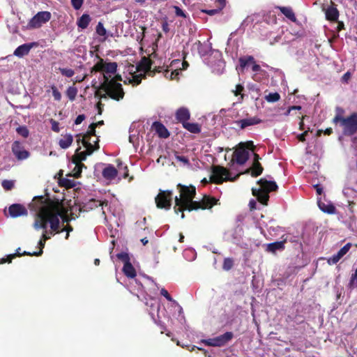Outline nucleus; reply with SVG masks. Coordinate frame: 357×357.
Masks as SVG:
<instances>
[{"label":"nucleus","mask_w":357,"mask_h":357,"mask_svg":"<svg viewBox=\"0 0 357 357\" xmlns=\"http://www.w3.org/2000/svg\"><path fill=\"white\" fill-rule=\"evenodd\" d=\"M317 202L319 208L323 212L328 214H333L335 213V207L331 202L319 199Z\"/></svg>","instance_id":"16"},{"label":"nucleus","mask_w":357,"mask_h":357,"mask_svg":"<svg viewBox=\"0 0 357 357\" xmlns=\"http://www.w3.org/2000/svg\"><path fill=\"white\" fill-rule=\"evenodd\" d=\"M174 9L175 10V14L176 16L181 17H186L185 13L181 10L178 6H174Z\"/></svg>","instance_id":"47"},{"label":"nucleus","mask_w":357,"mask_h":357,"mask_svg":"<svg viewBox=\"0 0 357 357\" xmlns=\"http://www.w3.org/2000/svg\"><path fill=\"white\" fill-rule=\"evenodd\" d=\"M239 175L240 174L232 177L231 173L226 168L221 166H214L212 169V174L210 178L211 181L215 183H222L226 181H233L236 180Z\"/></svg>","instance_id":"7"},{"label":"nucleus","mask_w":357,"mask_h":357,"mask_svg":"<svg viewBox=\"0 0 357 357\" xmlns=\"http://www.w3.org/2000/svg\"><path fill=\"white\" fill-rule=\"evenodd\" d=\"M233 334L231 332H227L220 336L202 340V342L207 346L222 347L231 340Z\"/></svg>","instance_id":"9"},{"label":"nucleus","mask_w":357,"mask_h":357,"mask_svg":"<svg viewBox=\"0 0 357 357\" xmlns=\"http://www.w3.org/2000/svg\"><path fill=\"white\" fill-rule=\"evenodd\" d=\"M284 248V241H278L267 245L266 250L271 252H275L277 250H282Z\"/></svg>","instance_id":"27"},{"label":"nucleus","mask_w":357,"mask_h":357,"mask_svg":"<svg viewBox=\"0 0 357 357\" xmlns=\"http://www.w3.org/2000/svg\"><path fill=\"white\" fill-rule=\"evenodd\" d=\"M307 135V132H303V134L300 135L298 136V139H299L300 141H301V142L305 141V135Z\"/></svg>","instance_id":"61"},{"label":"nucleus","mask_w":357,"mask_h":357,"mask_svg":"<svg viewBox=\"0 0 357 357\" xmlns=\"http://www.w3.org/2000/svg\"><path fill=\"white\" fill-rule=\"evenodd\" d=\"M152 130L162 138H167L169 135L167 129L160 122H154L152 125Z\"/></svg>","instance_id":"17"},{"label":"nucleus","mask_w":357,"mask_h":357,"mask_svg":"<svg viewBox=\"0 0 357 357\" xmlns=\"http://www.w3.org/2000/svg\"><path fill=\"white\" fill-rule=\"evenodd\" d=\"M179 188L180 195L176 196L174 198L175 207L174 211L176 213L178 212H183L185 210L192 211L198 208H211L215 204L216 200L208 196H204L202 202L193 201L195 196V188L186 187L178 185ZM181 218H184V213H182Z\"/></svg>","instance_id":"3"},{"label":"nucleus","mask_w":357,"mask_h":357,"mask_svg":"<svg viewBox=\"0 0 357 357\" xmlns=\"http://www.w3.org/2000/svg\"><path fill=\"white\" fill-rule=\"evenodd\" d=\"M91 20V19L89 15H88V14H83L77 20V25L78 26L79 28L84 29H86L89 26Z\"/></svg>","instance_id":"24"},{"label":"nucleus","mask_w":357,"mask_h":357,"mask_svg":"<svg viewBox=\"0 0 357 357\" xmlns=\"http://www.w3.org/2000/svg\"><path fill=\"white\" fill-rule=\"evenodd\" d=\"M280 98V96L278 93H271L265 97V99L269 102H277Z\"/></svg>","instance_id":"36"},{"label":"nucleus","mask_w":357,"mask_h":357,"mask_svg":"<svg viewBox=\"0 0 357 357\" xmlns=\"http://www.w3.org/2000/svg\"><path fill=\"white\" fill-rule=\"evenodd\" d=\"M254 61L255 59L252 56L241 57L239 59L240 67L238 69L242 70L247 66L254 63Z\"/></svg>","instance_id":"30"},{"label":"nucleus","mask_w":357,"mask_h":357,"mask_svg":"<svg viewBox=\"0 0 357 357\" xmlns=\"http://www.w3.org/2000/svg\"><path fill=\"white\" fill-rule=\"evenodd\" d=\"M123 272L128 278H134L136 276L135 269L130 262L124 264Z\"/></svg>","instance_id":"26"},{"label":"nucleus","mask_w":357,"mask_h":357,"mask_svg":"<svg viewBox=\"0 0 357 357\" xmlns=\"http://www.w3.org/2000/svg\"><path fill=\"white\" fill-rule=\"evenodd\" d=\"M291 110H293V109H298V110H299V109H301V106H292V107H291Z\"/></svg>","instance_id":"63"},{"label":"nucleus","mask_w":357,"mask_h":357,"mask_svg":"<svg viewBox=\"0 0 357 357\" xmlns=\"http://www.w3.org/2000/svg\"><path fill=\"white\" fill-rule=\"evenodd\" d=\"M139 68L143 70L144 72H147L151 70V61L149 59L144 57L139 63Z\"/></svg>","instance_id":"34"},{"label":"nucleus","mask_w":357,"mask_h":357,"mask_svg":"<svg viewBox=\"0 0 357 357\" xmlns=\"http://www.w3.org/2000/svg\"><path fill=\"white\" fill-rule=\"evenodd\" d=\"M29 208L36 213L33 227L36 229H44L42 239L46 241L50 238L46 230L48 222L52 229L50 235L53 234V231L60 233L66 231V238H68L69 233L73 231V227L68 226L66 228L61 229L60 219L63 224L69 221L67 210L63 206L59 204L47 202L43 197H40L34 198L29 204Z\"/></svg>","instance_id":"1"},{"label":"nucleus","mask_w":357,"mask_h":357,"mask_svg":"<svg viewBox=\"0 0 357 357\" xmlns=\"http://www.w3.org/2000/svg\"><path fill=\"white\" fill-rule=\"evenodd\" d=\"M252 65V70L255 73L252 76L253 79L257 82L261 81V77L266 75V72L261 68L259 65L256 64L255 61Z\"/></svg>","instance_id":"20"},{"label":"nucleus","mask_w":357,"mask_h":357,"mask_svg":"<svg viewBox=\"0 0 357 357\" xmlns=\"http://www.w3.org/2000/svg\"><path fill=\"white\" fill-rule=\"evenodd\" d=\"M142 242L144 245H146L148 243V240L146 238L142 239Z\"/></svg>","instance_id":"64"},{"label":"nucleus","mask_w":357,"mask_h":357,"mask_svg":"<svg viewBox=\"0 0 357 357\" xmlns=\"http://www.w3.org/2000/svg\"><path fill=\"white\" fill-rule=\"evenodd\" d=\"M176 64H181L182 66V70H185L188 66V64L185 61H181L179 60H175L172 63V66L176 65ZM181 70V68H180Z\"/></svg>","instance_id":"50"},{"label":"nucleus","mask_w":357,"mask_h":357,"mask_svg":"<svg viewBox=\"0 0 357 357\" xmlns=\"http://www.w3.org/2000/svg\"><path fill=\"white\" fill-rule=\"evenodd\" d=\"M60 73L62 75L67 77H72L75 75V72L73 69L70 68H59Z\"/></svg>","instance_id":"37"},{"label":"nucleus","mask_w":357,"mask_h":357,"mask_svg":"<svg viewBox=\"0 0 357 357\" xmlns=\"http://www.w3.org/2000/svg\"><path fill=\"white\" fill-rule=\"evenodd\" d=\"M176 118L178 121L184 123L190 118V112L188 109L185 108H180L176 112Z\"/></svg>","instance_id":"25"},{"label":"nucleus","mask_w":357,"mask_h":357,"mask_svg":"<svg viewBox=\"0 0 357 357\" xmlns=\"http://www.w3.org/2000/svg\"><path fill=\"white\" fill-rule=\"evenodd\" d=\"M77 93V89L74 86H69L66 90V95L70 100L73 101L75 99Z\"/></svg>","instance_id":"35"},{"label":"nucleus","mask_w":357,"mask_h":357,"mask_svg":"<svg viewBox=\"0 0 357 357\" xmlns=\"http://www.w3.org/2000/svg\"><path fill=\"white\" fill-rule=\"evenodd\" d=\"M351 246V243H347L343 248H342L337 253L340 258L347 253Z\"/></svg>","instance_id":"40"},{"label":"nucleus","mask_w":357,"mask_h":357,"mask_svg":"<svg viewBox=\"0 0 357 357\" xmlns=\"http://www.w3.org/2000/svg\"><path fill=\"white\" fill-rule=\"evenodd\" d=\"M160 294L164 297H165L167 300H168L169 301H173V298L170 296V295L169 294L168 291L166 289H162L160 291Z\"/></svg>","instance_id":"52"},{"label":"nucleus","mask_w":357,"mask_h":357,"mask_svg":"<svg viewBox=\"0 0 357 357\" xmlns=\"http://www.w3.org/2000/svg\"><path fill=\"white\" fill-rule=\"evenodd\" d=\"M96 33L101 36L106 38L107 31L101 22H98L96 26Z\"/></svg>","instance_id":"38"},{"label":"nucleus","mask_w":357,"mask_h":357,"mask_svg":"<svg viewBox=\"0 0 357 357\" xmlns=\"http://www.w3.org/2000/svg\"><path fill=\"white\" fill-rule=\"evenodd\" d=\"M175 158H176L177 162H181V163H182L184 165H187L189 164L188 159L185 156H184V155H178V154H176L175 155Z\"/></svg>","instance_id":"44"},{"label":"nucleus","mask_w":357,"mask_h":357,"mask_svg":"<svg viewBox=\"0 0 357 357\" xmlns=\"http://www.w3.org/2000/svg\"><path fill=\"white\" fill-rule=\"evenodd\" d=\"M108 202L106 200H96V199H91L88 204H87V208H93L98 206H102V208L104 206H107Z\"/></svg>","instance_id":"31"},{"label":"nucleus","mask_w":357,"mask_h":357,"mask_svg":"<svg viewBox=\"0 0 357 357\" xmlns=\"http://www.w3.org/2000/svg\"><path fill=\"white\" fill-rule=\"evenodd\" d=\"M17 132L24 137H27L29 135V130L24 126H20L17 128Z\"/></svg>","instance_id":"43"},{"label":"nucleus","mask_w":357,"mask_h":357,"mask_svg":"<svg viewBox=\"0 0 357 357\" xmlns=\"http://www.w3.org/2000/svg\"><path fill=\"white\" fill-rule=\"evenodd\" d=\"M243 90V86L241 84H237L236 86V89L234 91H233V92L234 93L235 96H238V94H240L241 93V91Z\"/></svg>","instance_id":"54"},{"label":"nucleus","mask_w":357,"mask_h":357,"mask_svg":"<svg viewBox=\"0 0 357 357\" xmlns=\"http://www.w3.org/2000/svg\"><path fill=\"white\" fill-rule=\"evenodd\" d=\"M45 241H44L43 239H40L39 241V245H40V251L38 252H33V254L31 253H26V252H24L25 255H35V256H39L42 253H43V248H44L45 246Z\"/></svg>","instance_id":"42"},{"label":"nucleus","mask_w":357,"mask_h":357,"mask_svg":"<svg viewBox=\"0 0 357 357\" xmlns=\"http://www.w3.org/2000/svg\"><path fill=\"white\" fill-rule=\"evenodd\" d=\"M249 157V151L244 147L237 149L233 155L231 162H236L238 165H243L246 162Z\"/></svg>","instance_id":"12"},{"label":"nucleus","mask_w":357,"mask_h":357,"mask_svg":"<svg viewBox=\"0 0 357 357\" xmlns=\"http://www.w3.org/2000/svg\"><path fill=\"white\" fill-rule=\"evenodd\" d=\"M12 152L19 160H26L30 155L29 152L26 151L24 146L18 141H15L13 143Z\"/></svg>","instance_id":"11"},{"label":"nucleus","mask_w":357,"mask_h":357,"mask_svg":"<svg viewBox=\"0 0 357 357\" xmlns=\"http://www.w3.org/2000/svg\"><path fill=\"white\" fill-rule=\"evenodd\" d=\"M263 168L259 162V155L255 154V162L251 169V174L253 176H257L262 173Z\"/></svg>","instance_id":"23"},{"label":"nucleus","mask_w":357,"mask_h":357,"mask_svg":"<svg viewBox=\"0 0 357 357\" xmlns=\"http://www.w3.org/2000/svg\"><path fill=\"white\" fill-rule=\"evenodd\" d=\"M73 141V135L70 134H66L65 135H62L61 138L59 139V144L61 148L66 149L72 144Z\"/></svg>","instance_id":"22"},{"label":"nucleus","mask_w":357,"mask_h":357,"mask_svg":"<svg viewBox=\"0 0 357 357\" xmlns=\"http://www.w3.org/2000/svg\"><path fill=\"white\" fill-rule=\"evenodd\" d=\"M102 176L107 180H112L117 176V170L112 165H108L102 171Z\"/></svg>","instance_id":"18"},{"label":"nucleus","mask_w":357,"mask_h":357,"mask_svg":"<svg viewBox=\"0 0 357 357\" xmlns=\"http://www.w3.org/2000/svg\"><path fill=\"white\" fill-rule=\"evenodd\" d=\"M52 95L55 100L60 101L61 100V93L59 91L55 86L51 87Z\"/></svg>","instance_id":"41"},{"label":"nucleus","mask_w":357,"mask_h":357,"mask_svg":"<svg viewBox=\"0 0 357 357\" xmlns=\"http://www.w3.org/2000/svg\"><path fill=\"white\" fill-rule=\"evenodd\" d=\"M183 126L188 131L192 133H198L200 132L199 126L197 123L185 122Z\"/></svg>","instance_id":"33"},{"label":"nucleus","mask_w":357,"mask_h":357,"mask_svg":"<svg viewBox=\"0 0 357 357\" xmlns=\"http://www.w3.org/2000/svg\"><path fill=\"white\" fill-rule=\"evenodd\" d=\"M1 185L6 190H10L14 187V181L12 180H3Z\"/></svg>","instance_id":"39"},{"label":"nucleus","mask_w":357,"mask_h":357,"mask_svg":"<svg viewBox=\"0 0 357 357\" xmlns=\"http://www.w3.org/2000/svg\"><path fill=\"white\" fill-rule=\"evenodd\" d=\"M84 119H85V116L84 114H80L76 118V119L75 121V123L76 125L80 124Z\"/></svg>","instance_id":"55"},{"label":"nucleus","mask_w":357,"mask_h":357,"mask_svg":"<svg viewBox=\"0 0 357 357\" xmlns=\"http://www.w3.org/2000/svg\"><path fill=\"white\" fill-rule=\"evenodd\" d=\"M259 123V120L256 117H249L234 121V123L241 129L256 125Z\"/></svg>","instance_id":"15"},{"label":"nucleus","mask_w":357,"mask_h":357,"mask_svg":"<svg viewBox=\"0 0 357 357\" xmlns=\"http://www.w3.org/2000/svg\"><path fill=\"white\" fill-rule=\"evenodd\" d=\"M51 18V14L47 11H42L38 13L33 17L31 18L29 23L31 28H39L43 24L48 22Z\"/></svg>","instance_id":"10"},{"label":"nucleus","mask_w":357,"mask_h":357,"mask_svg":"<svg viewBox=\"0 0 357 357\" xmlns=\"http://www.w3.org/2000/svg\"><path fill=\"white\" fill-rule=\"evenodd\" d=\"M256 204H257V202L255 200H254V199L250 200V203H249L250 209L252 210V209L256 208Z\"/></svg>","instance_id":"58"},{"label":"nucleus","mask_w":357,"mask_h":357,"mask_svg":"<svg viewBox=\"0 0 357 357\" xmlns=\"http://www.w3.org/2000/svg\"><path fill=\"white\" fill-rule=\"evenodd\" d=\"M103 121H99L97 123H92L89 127V130L86 135L82 137V139H80V136H77V142H79V140H82V143L83 144V139H86L88 142L91 143L94 146H98V139H96L94 140H91V137L95 135V129L97 126L102 125Z\"/></svg>","instance_id":"13"},{"label":"nucleus","mask_w":357,"mask_h":357,"mask_svg":"<svg viewBox=\"0 0 357 357\" xmlns=\"http://www.w3.org/2000/svg\"><path fill=\"white\" fill-rule=\"evenodd\" d=\"M334 123H340L345 135H352L357 132V114L354 113L347 118L337 114L333 119Z\"/></svg>","instance_id":"6"},{"label":"nucleus","mask_w":357,"mask_h":357,"mask_svg":"<svg viewBox=\"0 0 357 357\" xmlns=\"http://www.w3.org/2000/svg\"><path fill=\"white\" fill-rule=\"evenodd\" d=\"M172 192L169 190H160L155 200L159 208L169 210L171 207Z\"/></svg>","instance_id":"8"},{"label":"nucleus","mask_w":357,"mask_h":357,"mask_svg":"<svg viewBox=\"0 0 357 357\" xmlns=\"http://www.w3.org/2000/svg\"><path fill=\"white\" fill-rule=\"evenodd\" d=\"M204 12L210 15H213L215 14L216 13H218V10H204Z\"/></svg>","instance_id":"60"},{"label":"nucleus","mask_w":357,"mask_h":357,"mask_svg":"<svg viewBox=\"0 0 357 357\" xmlns=\"http://www.w3.org/2000/svg\"><path fill=\"white\" fill-rule=\"evenodd\" d=\"M280 10L281 13L285 17H287L288 19H289L292 22H295L296 21V19L295 15H294L292 9L291 8H289V7H280Z\"/></svg>","instance_id":"32"},{"label":"nucleus","mask_w":357,"mask_h":357,"mask_svg":"<svg viewBox=\"0 0 357 357\" xmlns=\"http://www.w3.org/2000/svg\"><path fill=\"white\" fill-rule=\"evenodd\" d=\"M51 124H52V130H54V132H59V125L58 122L52 119Z\"/></svg>","instance_id":"51"},{"label":"nucleus","mask_w":357,"mask_h":357,"mask_svg":"<svg viewBox=\"0 0 357 357\" xmlns=\"http://www.w3.org/2000/svg\"><path fill=\"white\" fill-rule=\"evenodd\" d=\"M32 47L33 45L31 44H23L15 50L14 55L18 57H22L29 52Z\"/></svg>","instance_id":"21"},{"label":"nucleus","mask_w":357,"mask_h":357,"mask_svg":"<svg viewBox=\"0 0 357 357\" xmlns=\"http://www.w3.org/2000/svg\"><path fill=\"white\" fill-rule=\"evenodd\" d=\"M326 17L328 20L335 21L338 19L339 12L333 6L328 7L325 10Z\"/></svg>","instance_id":"19"},{"label":"nucleus","mask_w":357,"mask_h":357,"mask_svg":"<svg viewBox=\"0 0 357 357\" xmlns=\"http://www.w3.org/2000/svg\"><path fill=\"white\" fill-rule=\"evenodd\" d=\"M117 64L115 62L105 63L100 59L93 66L91 73L101 72L103 75V81L101 82V89L111 98L120 100L124 96V92L121 84L118 81L121 80L120 75H116Z\"/></svg>","instance_id":"2"},{"label":"nucleus","mask_w":357,"mask_h":357,"mask_svg":"<svg viewBox=\"0 0 357 357\" xmlns=\"http://www.w3.org/2000/svg\"><path fill=\"white\" fill-rule=\"evenodd\" d=\"M340 259L341 258L339 257V255L337 254H335L328 259V263L330 265L335 264L337 262L340 261Z\"/></svg>","instance_id":"46"},{"label":"nucleus","mask_w":357,"mask_h":357,"mask_svg":"<svg viewBox=\"0 0 357 357\" xmlns=\"http://www.w3.org/2000/svg\"><path fill=\"white\" fill-rule=\"evenodd\" d=\"M173 66H171L170 69H167L164 72V76L167 79H178V76L179 75V72L181 69H173Z\"/></svg>","instance_id":"28"},{"label":"nucleus","mask_w":357,"mask_h":357,"mask_svg":"<svg viewBox=\"0 0 357 357\" xmlns=\"http://www.w3.org/2000/svg\"><path fill=\"white\" fill-rule=\"evenodd\" d=\"M314 187L316 189L317 194L321 195V193L323 192L322 188H321L319 185H315Z\"/></svg>","instance_id":"59"},{"label":"nucleus","mask_w":357,"mask_h":357,"mask_svg":"<svg viewBox=\"0 0 357 357\" xmlns=\"http://www.w3.org/2000/svg\"><path fill=\"white\" fill-rule=\"evenodd\" d=\"M86 77V75H84L83 77H81L77 76V77H75V82H82V81L85 79V77Z\"/></svg>","instance_id":"62"},{"label":"nucleus","mask_w":357,"mask_h":357,"mask_svg":"<svg viewBox=\"0 0 357 357\" xmlns=\"http://www.w3.org/2000/svg\"><path fill=\"white\" fill-rule=\"evenodd\" d=\"M8 213L12 218L26 215L28 213L26 208L19 204H12L8 208Z\"/></svg>","instance_id":"14"},{"label":"nucleus","mask_w":357,"mask_h":357,"mask_svg":"<svg viewBox=\"0 0 357 357\" xmlns=\"http://www.w3.org/2000/svg\"><path fill=\"white\" fill-rule=\"evenodd\" d=\"M206 49H208V47L201 45L199 49V52L201 54L204 55L206 53Z\"/></svg>","instance_id":"56"},{"label":"nucleus","mask_w":357,"mask_h":357,"mask_svg":"<svg viewBox=\"0 0 357 357\" xmlns=\"http://www.w3.org/2000/svg\"><path fill=\"white\" fill-rule=\"evenodd\" d=\"M259 188H252V195L257 198L261 204L266 205L268 201V192L276 190V183L273 181H268L261 178L258 181Z\"/></svg>","instance_id":"5"},{"label":"nucleus","mask_w":357,"mask_h":357,"mask_svg":"<svg viewBox=\"0 0 357 357\" xmlns=\"http://www.w3.org/2000/svg\"><path fill=\"white\" fill-rule=\"evenodd\" d=\"M117 257L119 259L122 260L124 262V264L130 262L128 255L126 253H123V252L119 253L117 255Z\"/></svg>","instance_id":"48"},{"label":"nucleus","mask_w":357,"mask_h":357,"mask_svg":"<svg viewBox=\"0 0 357 357\" xmlns=\"http://www.w3.org/2000/svg\"><path fill=\"white\" fill-rule=\"evenodd\" d=\"M350 77H351V73H349V72H347V73H346L343 75V77H342V80H343L344 82H347L350 79Z\"/></svg>","instance_id":"57"},{"label":"nucleus","mask_w":357,"mask_h":357,"mask_svg":"<svg viewBox=\"0 0 357 357\" xmlns=\"http://www.w3.org/2000/svg\"><path fill=\"white\" fill-rule=\"evenodd\" d=\"M139 134L137 130H135L132 127L130 130L129 142L136 146L139 144Z\"/></svg>","instance_id":"29"},{"label":"nucleus","mask_w":357,"mask_h":357,"mask_svg":"<svg viewBox=\"0 0 357 357\" xmlns=\"http://www.w3.org/2000/svg\"><path fill=\"white\" fill-rule=\"evenodd\" d=\"M16 256V254H14V255H10L8 256L7 259H5V258H2L1 260H0V264H3V263H5V262H10L12 259L15 258Z\"/></svg>","instance_id":"53"},{"label":"nucleus","mask_w":357,"mask_h":357,"mask_svg":"<svg viewBox=\"0 0 357 357\" xmlns=\"http://www.w3.org/2000/svg\"><path fill=\"white\" fill-rule=\"evenodd\" d=\"M71 3L74 8L78 10L82 6L83 0H71Z\"/></svg>","instance_id":"49"},{"label":"nucleus","mask_w":357,"mask_h":357,"mask_svg":"<svg viewBox=\"0 0 357 357\" xmlns=\"http://www.w3.org/2000/svg\"><path fill=\"white\" fill-rule=\"evenodd\" d=\"M233 266V260L230 258H227L224 260L223 268L229 271Z\"/></svg>","instance_id":"45"},{"label":"nucleus","mask_w":357,"mask_h":357,"mask_svg":"<svg viewBox=\"0 0 357 357\" xmlns=\"http://www.w3.org/2000/svg\"><path fill=\"white\" fill-rule=\"evenodd\" d=\"M85 149L84 151H80L81 148L77 149L75 154L73 158V161L75 164V169L73 170V174L75 177H79L82 172V167L84 165L81 163L82 160H84L87 155H91L95 150L99 148V146H94L91 143L88 142L86 139H83V144Z\"/></svg>","instance_id":"4"}]
</instances>
